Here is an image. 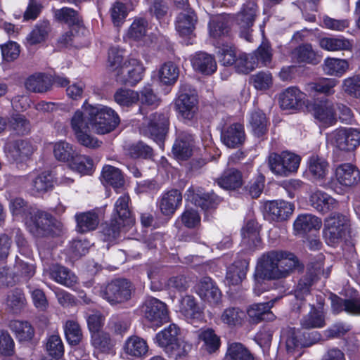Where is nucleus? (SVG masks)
<instances>
[{
  "label": "nucleus",
  "instance_id": "obj_23",
  "mask_svg": "<svg viewBox=\"0 0 360 360\" xmlns=\"http://www.w3.org/2000/svg\"><path fill=\"white\" fill-rule=\"evenodd\" d=\"M182 202V195L177 189L165 192L160 197L158 205L162 214L172 216L174 214Z\"/></svg>",
  "mask_w": 360,
  "mask_h": 360
},
{
  "label": "nucleus",
  "instance_id": "obj_9",
  "mask_svg": "<svg viewBox=\"0 0 360 360\" xmlns=\"http://www.w3.org/2000/svg\"><path fill=\"white\" fill-rule=\"evenodd\" d=\"M179 115L186 120L194 118L198 111V98L190 86L181 84L174 102Z\"/></svg>",
  "mask_w": 360,
  "mask_h": 360
},
{
  "label": "nucleus",
  "instance_id": "obj_2",
  "mask_svg": "<svg viewBox=\"0 0 360 360\" xmlns=\"http://www.w3.org/2000/svg\"><path fill=\"white\" fill-rule=\"evenodd\" d=\"M299 266V260L292 252L272 250L263 254L257 260L254 274L255 294L259 295L267 290L266 280L286 278Z\"/></svg>",
  "mask_w": 360,
  "mask_h": 360
},
{
  "label": "nucleus",
  "instance_id": "obj_26",
  "mask_svg": "<svg viewBox=\"0 0 360 360\" xmlns=\"http://www.w3.org/2000/svg\"><path fill=\"white\" fill-rule=\"evenodd\" d=\"M242 245L248 250L257 248L261 242L259 226L255 220L248 221L241 230Z\"/></svg>",
  "mask_w": 360,
  "mask_h": 360
},
{
  "label": "nucleus",
  "instance_id": "obj_35",
  "mask_svg": "<svg viewBox=\"0 0 360 360\" xmlns=\"http://www.w3.org/2000/svg\"><path fill=\"white\" fill-rule=\"evenodd\" d=\"M274 300L265 303L253 304L247 309V314L252 323H258L262 320L271 321L274 315L270 311Z\"/></svg>",
  "mask_w": 360,
  "mask_h": 360
},
{
  "label": "nucleus",
  "instance_id": "obj_50",
  "mask_svg": "<svg viewBox=\"0 0 360 360\" xmlns=\"http://www.w3.org/2000/svg\"><path fill=\"white\" fill-rule=\"evenodd\" d=\"M69 167L81 175H90L94 171V161L89 156L77 153L69 163Z\"/></svg>",
  "mask_w": 360,
  "mask_h": 360
},
{
  "label": "nucleus",
  "instance_id": "obj_52",
  "mask_svg": "<svg viewBox=\"0 0 360 360\" xmlns=\"http://www.w3.org/2000/svg\"><path fill=\"white\" fill-rule=\"evenodd\" d=\"M103 181L112 186L116 191L122 188L124 180L121 171L112 166L106 165L102 171Z\"/></svg>",
  "mask_w": 360,
  "mask_h": 360
},
{
  "label": "nucleus",
  "instance_id": "obj_47",
  "mask_svg": "<svg viewBox=\"0 0 360 360\" xmlns=\"http://www.w3.org/2000/svg\"><path fill=\"white\" fill-rule=\"evenodd\" d=\"M25 87L33 92H45L51 86L49 77L45 74L37 73L31 75L25 81Z\"/></svg>",
  "mask_w": 360,
  "mask_h": 360
},
{
  "label": "nucleus",
  "instance_id": "obj_48",
  "mask_svg": "<svg viewBox=\"0 0 360 360\" xmlns=\"http://www.w3.org/2000/svg\"><path fill=\"white\" fill-rule=\"evenodd\" d=\"M245 313L238 307L226 308L220 315V321L229 327L240 326L244 320Z\"/></svg>",
  "mask_w": 360,
  "mask_h": 360
},
{
  "label": "nucleus",
  "instance_id": "obj_54",
  "mask_svg": "<svg viewBox=\"0 0 360 360\" xmlns=\"http://www.w3.org/2000/svg\"><path fill=\"white\" fill-rule=\"evenodd\" d=\"M338 84V81L335 78H321L316 82L309 83L308 90L311 92L329 96L334 94V88Z\"/></svg>",
  "mask_w": 360,
  "mask_h": 360
},
{
  "label": "nucleus",
  "instance_id": "obj_63",
  "mask_svg": "<svg viewBox=\"0 0 360 360\" xmlns=\"http://www.w3.org/2000/svg\"><path fill=\"white\" fill-rule=\"evenodd\" d=\"M341 87L348 96L360 99V74L344 79Z\"/></svg>",
  "mask_w": 360,
  "mask_h": 360
},
{
  "label": "nucleus",
  "instance_id": "obj_51",
  "mask_svg": "<svg viewBox=\"0 0 360 360\" xmlns=\"http://www.w3.org/2000/svg\"><path fill=\"white\" fill-rule=\"evenodd\" d=\"M217 183L224 189H236L242 185V175L235 169H229L218 179Z\"/></svg>",
  "mask_w": 360,
  "mask_h": 360
},
{
  "label": "nucleus",
  "instance_id": "obj_12",
  "mask_svg": "<svg viewBox=\"0 0 360 360\" xmlns=\"http://www.w3.org/2000/svg\"><path fill=\"white\" fill-rule=\"evenodd\" d=\"M141 313L152 326L159 327L169 320L166 304L154 297L145 301L141 307Z\"/></svg>",
  "mask_w": 360,
  "mask_h": 360
},
{
  "label": "nucleus",
  "instance_id": "obj_56",
  "mask_svg": "<svg viewBox=\"0 0 360 360\" xmlns=\"http://www.w3.org/2000/svg\"><path fill=\"white\" fill-rule=\"evenodd\" d=\"M294 60L300 63L316 64L318 63L316 52L309 44H302L297 47L292 52Z\"/></svg>",
  "mask_w": 360,
  "mask_h": 360
},
{
  "label": "nucleus",
  "instance_id": "obj_21",
  "mask_svg": "<svg viewBox=\"0 0 360 360\" xmlns=\"http://www.w3.org/2000/svg\"><path fill=\"white\" fill-rule=\"evenodd\" d=\"M335 178L342 186L351 187L360 181V172L351 163H342L337 166Z\"/></svg>",
  "mask_w": 360,
  "mask_h": 360
},
{
  "label": "nucleus",
  "instance_id": "obj_4",
  "mask_svg": "<svg viewBox=\"0 0 360 360\" xmlns=\"http://www.w3.org/2000/svg\"><path fill=\"white\" fill-rule=\"evenodd\" d=\"M349 231V221L340 213H332L324 219L323 236L326 243L335 246L342 243Z\"/></svg>",
  "mask_w": 360,
  "mask_h": 360
},
{
  "label": "nucleus",
  "instance_id": "obj_60",
  "mask_svg": "<svg viewBox=\"0 0 360 360\" xmlns=\"http://www.w3.org/2000/svg\"><path fill=\"white\" fill-rule=\"evenodd\" d=\"M192 201L202 210H208L214 209L219 203L220 200L214 193H198L193 195Z\"/></svg>",
  "mask_w": 360,
  "mask_h": 360
},
{
  "label": "nucleus",
  "instance_id": "obj_8",
  "mask_svg": "<svg viewBox=\"0 0 360 360\" xmlns=\"http://www.w3.org/2000/svg\"><path fill=\"white\" fill-rule=\"evenodd\" d=\"M300 160L299 155L288 151L279 154L273 153L269 156V166L274 174L288 176L297 172Z\"/></svg>",
  "mask_w": 360,
  "mask_h": 360
},
{
  "label": "nucleus",
  "instance_id": "obj_42",
  "mask_svg": "<svg viewBox=\"0 0 360 360\" xmlns=\"http://www.w3.org/2000/svg\"><path fill=\"white\" fill-rule=\"evenodd\" d=\"M158 76L162 84L173 86L178 80L179 69L174 63L166 62L160 67Z\"/></svg>",
  "mask_w": 360,
  "mask_h": 360
},
{
  "label": "nucleus",
  "instance_id": "obj_37",
  "mask_svg": "<svg viewBox=\"0 0 360 360\" xmlns=\"http://www.w3.org/2000/svg\"><path fill=\"white\" fill-rule=\"evenodd\" d=\"M349 68V64L347 60L328 57L324 59L323 63V70L327 75L342 77Z\"/></svg>",
  "mask_w": 360,
  "mask_h": 360
},
{
  "label": "nucleus",
  "instance_id": "obj_49",
  "mask_svg": "<svg viewBox=\"0 0 360 360\" xmlns=\"http://www.w3.org/2000/svg\"><path fill=\"white\" fill-rule=\"evenodd\" d=\"M9 328L20 341L30 340L34 334L33 327L27 321H11L9 323Z\"/></svg>",
  "mask_w": 360,
  "mask_h": 360
},
{
  "label": "nucleus",
  "instance_id": "obj_57",
  "mask_svg": "<svg viewBox=\"0 0 360 360\" xmlns=\"http://www.w3.org/2000/svg\"><path fill=\"white\" fill-rule=\"evenodd\" d=\"M115 101L122 107H129L139 101V92L120 88L114 94Z\"/></svg>",
  "mask_w": 360,
  "mask_h": 360
},
{
  "label": "nucleus",
  "instance_id": "obj_29",
  "mask_svg": "<svg viewBox=\"0 0 360 360\" xmlns=\"http://www.w3.org/2000/svg\"><path fill=\"white\" fill-rule=\"evenodd\" d=\"M307 172L314 181H323L329 172V163L323 157L311 155L307 161Z\"/></svg>",
  "mask_w": 360,
  "mask_h": 360
},
{
  "label": "nucleus",
  "instance_id": "obj_20",
  "mask_svg": "<svg viewBox=\"0 0 360 360\" xmlns=\"http://www.w3.org/2000/svg\"><path fill=\"white\" fill-rule=\"evenodd\" d=\"M306 94L296 86L283 90L279 95L280 107L283 110H297L305 105Z\"/></svg>",
  "mask_w": 360,
  "mask_h": 360
},
{
  "label": "nucleus",
  "instance_id": "obj_34",
  "mask_svg": "<svg viewBox=\"0 0 360 360\" xmlns=\"http://www.w3.org/2000/svg\"><path fill=\"white\" fill-rule=\"evenodd\" d=\"M193 148V136L188 134H181L172 147V153L177 160H184L191 156Z\"/></svg>",
  "mask_w": 360,
  "mask_h": 360
},
{
  "label": "nucleus",
  "instance_id": "obj_33",
  "mask_svg": "<svg viewBox=\"0 0 360 360\" xmlns=\"http://www.w3.org/2000/svg\"><path fill=\"white\" fill-rule=\"evenodd\" d=\"M179 310L188 321L202 318V309L196 303L195 298L191 295H186L180 300Z\"/></svg>",
  "mask_w": 360,
  "mask_h": 360
},
{
  "label": "nucleus",
  "instance_id": "obj_58",
  "mask_svg": "<svg viewBox=\"0 0 360 360\" xmlns=\"http://www.w3.org/2000/svg\"><path fill=\"white\" fill-rule=\"evenodd\" d=\"M66 340L70 345H77L82 340V331L78 322L74 319L67 320L64 325Z\"/></svg>",
  "mask_w": 360,
  "mask_h": 360
},
{
  "label": "nucleus",
  "instance_id": "obj_45",
  "mask_svg": "<svg viewBox=\"0 0 360 360\" xmlns=\"http://www.w3.org/2000/svg\"><path fill=\"white\" fill-rule=\"evenodd\" d=\"M75 218L77 221V229L80 233H86L95 230L99 224L98 217L94 212L77 214Z\"/></svg>",
  "mask_w": 360,
  "mask_h": 360
},
{
  "label": "nucleus",
  "instance_id": "obj_64",
  "mask_svg": "<svg viewBox=\"0 0 360 360\" xmlns=\"http://www.w3.org/2000/svg\"><path fill=\"white\" fill-rule=\"evenodd\" d=\"M6 304L13 313L20 312L25 305V298L22 290L15 289L10 292L7 296Z\"/></svg>",
  "mask_w": 360,
  "mask_h": 360
},
{
  "label": "nucleus",
  "instance_id": "obj_24",
  "mask_svg": "<svg viewBox=\"0 0 360 360\" xmlns=\"http://www.w3.org/2000/svg\"><path fill=\"white\" fill-rule=\"evenodd\" d=\"M44 273L61 285L68 288H72L77 282V278L68 268L58 264H53L51 266H45Z\"/></svg>",
  "mask_w": 360,
  "mask_h": 360
},
{
  "label": "nucleus",
  "instance_id": "obj_16",
  "mask_svg": "<svg viewBox=\"0 0 360 360\" xmlns=\"http://www.w3.org/2000/svg\"><path fill=\"white\" fill-rule=\"evenodd\" d=\"M34 150L33 146L25 140L8 141L4 146V152L8 160L15 162L28 160Z\"/></svg>",
  "mask_w": 360,
  "mask_h": 360
},
{
  "label": "nucleus",
  "instance_id": "obj_13",
  "mask_svg": "<svg viewBox=\"0 0 360 360\" xmlns=\"http://www.w3.org/2000/svg\"><path fill=\"white\" fill-rule=\"evenodd\" d=\"M184 11L176 17L175 27L176 32L182 38L188 37V40L185 41V44H191L193 37H194V30L197 22V17L193 11L188 7V3L184 6H179Z\"/></svg>",
  "mask_w": 360,
  "mask_h": 360
},
{
  "label": "nucleus",
  "instance_id": "obj_22",
  "mask_svg": "<svg viewBox=\"0 0 360 360\" xmlns=\"http://www.w3.org/2000/svg\"><path fill=\"white\" fill-rule=\"evenodd\" d=\"M309 202L314 209L323 214L336 210L339 207L338 200L320 190H316L311 193Z\"/></svg>",
  "mask_w": 360,
  "mask_h": 360
},
{
  "label": "nucleus",
  "instance_id": "obj_31",
  "mask_svg": "<svg viewBox=\"0 0 360 360\" xmlns=\"http://www.w3.org/2000/svg\"><path fill=\"white\" fill-rule=\"evenodd\" d=\"M193 68L204 75H211L217 70L214 58L205 52L195 53L191 59Z\"/></svg>",
  "mask_w": 360,
  "mask_h": 360
},
{
  "label": "nucleus",
  "instance_id": "obj_3",
  "mask_svg": "<svg viewBox=\"0 0 360 360\" xmlns=\"http://www.w3.org/2000/svg\"><path fill=\"white\" fill-rule=\"evenodd\" d=\"M10 209L13 215L23 219L32 234L43 236L51 231L53 218L49 214L28 207L23 199L15 198L11 200Z\"/></svg>",
  "mask_w": 360,
  "mask_h": 360
},
{
  "label": "nucleus",
  "instance_id": "obj_10",
  "mask_svg": "<svg viewBox=\"0 0 360 360\" xmlns=\"http://www.w3.org/2000/svg\"><path fill=\"white\" fill-rule=\"evenodd\" d=\"M328 144L342 150H352L360 144V131L354 128H340L326 134Z\"/></svg>",
  "mask_w": 360,
  "mask_h": 360
},
{
  "label": "nucleus",
  "instance_id": "obj_19",
  "mask_svg": "<svg viewBox=\"0 0 360 360\" xmlns=\"http://www.w3.org/2000/svg\"><path fill=\"white\" fill-rule=\"evenodd\" d=\"M221 140L228 148H236L240 146L245 140L243 125L238 122L225 124L221 129Z\"/></svg>",
  "mask_w": 360,
  "mask_h": 360
},
{
  "label": "nucleus",
  "instance_id": "obj_55",
  "mask_svg": "<svg viewBox=\"0 0 360 360\" xmlns=\"http://www.w3.org/2000/svg\"><path fill=\"white\" fill-rule=\"evenodd\" d=\"M53 186L52 177L49 172H44L34 178H32L30 192L38 195L48 191Z\"/></svg>",
  "mask_w": 360,
  "mask_h": 360
},
{
  "label": "nucleus",
  "instance_id": "obj_44",
  "mask_svg": "<svg viewBox=\"0 0 360 360\" xmlns=\"http://www.w3.org/2000/svg\"><path fill=\"white\" fill-rule=\"evenodd\" d=\"M53 152L58 160L69 163L78 153L76 148L65 141H59L54 143Z\"/></svg>",
  "mask_w": 360,
  "mask_h": 360
},
{
  "label": "nucleus",
  "instance_id": "obj_17",
  "mask_svg": "<svg viewBox=\"0 0 360 360\" xmlns=\"http://www.w3.org/2000/svg\"><path fill=\"white\" fill-rule=\"evenodd\" d=\"M312 114L320 127L328 128L336 123L334 105L328 99L315 103L312 108Z\"/></svg>",
  "mask_w": 360,
  "mask_h": 360
},
{
  "label": "nucleus",
  "instance_id": "obj_30",
  "mask_svg": "<svg viewBox=\"0 0 360 360\" xmlns=\"http://www.w3.org/2000/svg\"><path fill=\"white\" fill-rule=\"evenodd\" d=\"M322 226L321 219L311 214H302L297 216L293 224L296 234L303 235L313 230L318 231Z\"/></svg>",
  "mask_w": 360,
  "mask_h": 360
},
{
  "label": "nucleus",
  "instance_id": "obj_38",
  "mask_svg": "<svg viewBox=\"0 0 360 360\" xmlns=\"http://www.w3.org/2000/svg\"><path fill=\"white\" fill-rule=\"evenodd\" d=\"M231 20L232 18L226 14L212 17L209 23L210 37L218 39L228 34Z\"/></svg>",
  "mask_w": 360,
  "mask_h": 360
},
{
  "label": "nucleus",
  "instance_id": "obj_62",
  "mask_svg": "<svg viewBox=\"0 0 360 360\" xmlns=\"http://www.w3.org/2000/svg\"><path fill=\"white\" fill-rule=\"evenodd\" d=\"M234 66L238 72L248 74L257 68V62L253 56L239 53Z\"/></svg>",
  "mask_w": 360,
  "mask_h": 360
},
{
  "label": "nucleus",
  "instance_id": "obj_36",
  "mask_svg": "<svg viewBox=\"0 0 360 360\" xmlns=\"http://www.w3.org/2000/svg\"><path fill=\"white\" fill-rule=\"evenodd\" d=\"M331 307L334 313L346 311L348 314L360 315V297L343 300L336 295L331 297Z\"/></svg>",
  "mask_w": 360,
  "mask_h": 360
},
{
  "label": "nucleus",
  "instance_id": "obj_18",
  "mask_svg": "<svg viewBox=\"0 0 360 360\" xmlns=\"http://www.w3.org/2000/svg\"><path fill=\"white\" fill-rule=\"evenodd\" d=\"M294 209L292 203L285 200L268 201L264 204V216L272 221H285L292 215Z\"/></svg>",
  "mask_w": 360,
  "mask_h": 360
},
{
  "label": "nucleus",
  "instance_id": "obj_6",
  "mask_svg": "<svg viewBox=\"0 0 360 360\" xmlns=\"http://www.w3.org/2000/svg\"><path fill=\"white\" fill-rule=\"evenodd\" d=\"M145 68L142 61L134 55L126 58L116 74V80L122 84L131 86L139 83L143 77Z\"/></svg>",
  "mask_w": 360,
  "mask_h": 360
},
{
  "label": "nucleus",
  "instance_id": "obj_27",
  "mask_svg": "<svg viewBox=\"0 0 360 360\" xmlns=\"http://www.w3.org/2000/svg\"><path fill=\"white\" fill-rule=\"evenodd\" d=\"M148 22L143 18H135L129 27L123 34L128 42H143L147 37Z\"/></svg>",
  "mask_w": 360,
  "mask_h": 360
},
{
  "label": "nucleus",
  "instance_id": "obj_1",
  "mask_svg": "<svg viewBox=\"0 0 360 360\" xmlns=\"http://www.w3.org/2000/svg\"><path fill=\"white\" fill-rule=\"evenodd\" d=\"M118 115L112 108L91 105L86 101L76 110L70 120L71 128L78 142L88 148L99 146L98 141L89 134L91 130L98 134L113 131L120 123Z\"/></svg>",
  "mask_w": 360,
  "mask_h": 360
},
{
  "label": "nucleus",
  "instance_id": "obj_43",
  "mask_svg": "<svg viewBox=\"0 0 360 360\" xmlns=\"http://www.w3.org/2000/svg\"><path fill=\"white\" fill-rule=\"evenodd\" d=\"M302 335L299 330L288 328L282 333V338L285 340L288 352L292 353L299 347H309V344L304 343Z\"/></svg>",
  "mask_w": 360,
  "mask_h": 360
},
{
  "label": "nucleus",
  "instance_id": "obj_32",
  "mask_svg": "<svg viewBox=\"0 0 360 360\" xmlns=\"http://www.w3.org/2000/svg\"><path fill=\"white\" fill-rule=\"evenodd\" d=\"M249 266V259L246 257L235 261L226 272V281L230 285H239L245 278Z\"/></svg>",
  "mask_w": 360,
  "mask_h": 360
},
{
  "label": "nucleus",
  "instance_id": "obj_15",
  "mask_svg": "<svg viewBox=\"0 0 360 360\" xmlns=\"http://www.w3.org/2000/svg\"><path fill=\"white\" fill-rule=\"evenodd\" d=\"M196 294L211 306H217L221 301V292L210 277L200 279L195 286Z\"/></svg>",
  "mask_w": 360,
  "mask_h": 360
},
{
  "label": "nucleus",
  "instance_id": "obj_5",
  "mask_svg": "<svg viewBox=\"0 0 360 360\" xmlns=\"http://www.w3.org/2000/svg\"><path fill=\"white\" fill-rule=\"evenodd\" d=\"M129 196L124 194L115 202L110 226L105 231L109 238L115 239L122 228L132 225L134 220L129 208Z\"/></svg>",
  "mask_w": 360,
  "mask_h": 360
},
{
  "label": "nucleus",
  "instance_id": "obj_46",
  "mask_svg": "<svg viewBox=\"0 0 360 360\" xmlns=\"http://www.w3.org/2000/svg\"><path fill=\"white\" fill-rule=\"evenodd\" d=\"M305 328H322L325 326V314L322 307L311 306V311L301 321Z\"/></svg>",
  "mask_w": 360,
  "mask_h": 360
},
{
  "label": "nucleus",
  "instance_id": "obj_61",
  "mask_svg": "<svg viewBox=\"0 0 360 360\" xmlns=\"http://www.w3.org/2000/svg\"><path fill=\"white\" fill-rule=\"evenodd\" d=\"M226 360H253V356L242 344L233 342L229 345Z\"/></svg>",
  "mask_w": 360,
  "mask_h": 360
},
{
  "label": "nucleus",
  "instance_id": "obj_11",
  "mask_svg": "<svg viewBox=\"0 0 360 360\" xmlns=\"http://www.w3.org/2000/svg\"><path fill=\"white\" fill-rule=\"evenodd\" d=\"M169 126L167 114L155 112L152 114L143 129V133L150 137L161 148Z\"/></svg>",
  "mask_w": 360,
  "mask_h": 360
},
{
  "label": "nucleus",
  "instance_id": "obj_59",
  "mask_svg": "<svg viewBox=\"0 0 360 360\" xmlns=\"http://www.w3.org/2000/svg\"><path fill=\"white\" fill-rule=\"evenodd\" d=\"M56 18L69 26L76 25L78 27H81L82 20L76 11L73 8L68 7H63L60 9H57L54 11Z\"/></svg>",
  "mask_w": 360,
  "mask_h": 360
},
{
  "label": "nucleus",
  "instance_id": "obj_14",
  "mask_svg": "<svg viewBox=\"0 0 360 360\" xmlns=\"http://www.w3.org/2000/svg\"><path fill=\"white\" fill-rule=\"evenodd\" d=\"M257 6L255 1H250L245 3L241 11L236 16V22L240 29V35L248 41H252L250 29L253 25Z\"/></svg>",
  "mask_w": 360,
  "mask_h": 360
},
{
  "label": "nucleus",
  "instance_id": "obj_25",
  "mask_svg": "<svg viewBox=\"0 0 360 360\" xmlns=\"http://www.w3.org/2000/svg\"><path fill=\"white\" fill-rule=\"evenodd\" d=\"M319 46L326 51H350L353 47V41L343 36L323 37L319 39Z\"/></svg>",
  "mask_w": 360,
  "mask_h": 360
},
{
  "label": "nucleus",
  "instance_id": "obj_53",
  "mask_svg": "<svg viewBox=\"0 0 360 360\" xmlns=\"http://www.w3.org/2000/svg\"><path fill=\"white\" fill-rule=\"evenodd\" d=\"M51 27L48 21L37 23L27 36V43L30 45H34L44 42L47 39Z\"/></svg>",
  "mask_w": 360,
  "mask_h": 360
},
{
  "label": "nucleus",
  "instance_id": "obj_40",
  "mask_svg": "<svg viewBox=\"0 0 360 360\" xmlns=\"http://www.w3.org/2000/svg\"><path fill=\"white\" fill-rule=\"evenodd\" d=\"M179 328L175 324H170L155 336L156 343L166 352L179 338Z\"/></svg>",
  "mask_w": 360,
  "mask_h": 360
},
{
  "label": "nucleus",
  "instance_id": "obj_7",
  "mask_svg": "<svg viewBox=\"0 0 360 360\" xmlns=\"http://www.w3.org/2000/svg\"><path fill=\"white\" fill-rule=\"evenodd\" d=\"M134 290L132 283L124 278L111 281L101 290V295L111 305L129 300Z\"/></svg>",
  "mask_w": 360,
  "mask_h": 360
},
{
  "label": "nucleus",
  "instance_id": "obj_28",
  "mask_svg": "<svg viewBox=\"0 0 360 360\" xmlns=\"http://www.w3.org/2000/svg\"><path fill=\"white\" fill-rule=\"evenodd\" d=\"M124 353L134 360L143 359L147 354L148 346L146 341L138 336L128 338L123 347Z\"/></svg>",
  "mask_w": 360,
  "mask_h": 360
},
{
  "label": "nucleus",
  "instance_id": "obj_41",
  "mask_svg": "<svg viewBox=\"0 0 360 360\" xmlns=\"http://www.w3.org/2000/svg\"><path fill=\"white\" fill-rule=\"evenodd\" d=\"M248 122L255 136L261 137L266 133L269 121L262 110L259 109L252 110L249 114Z\"/></svg>",
  "mask_w": 360,
  "mask_h": 360
},
{
  "label": "nucleus",
  "instance_id": "obj_39",
  "mask_svg": "<svg viewBox=\"0 0 360 360\" xmlns=\"http://www.w3.org/2000/svg\"><path fill=\"white\" fill-rule=\"evenodd\" d=\"M198 339L202 342L201 349L209 354L217 352L221 346L220 338L210 328L200 330Z\"/></svg>",
  "mask_w": 360,
  "mask_h": 360
}]
</instances>
